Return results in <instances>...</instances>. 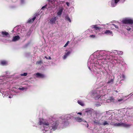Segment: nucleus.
<instances>
[{"mask_svg":"<svg viewBox=\"0 0 133 133\" xmlns=\"http://www.w3.org/2000/svg\"><path fill=\"white\" fill-rule=\"evenodd\" d=\"M114 60L115 61H116V63H120V62H119L118 60H117V59H114Z\"/></svg>","mask_w":133,"mask_h":133,"instance_id":"79ce46f5","label":"nucleus"},{"mask_svg":"<svg viewBox=\"0 0 133 133\" xmlns=\"http://www.w3.org/2000/svg\"><path fill=\"white\" fill-rule=\"evenodd\" d=\"M1 34L2 37L8 38V39L6 40H6L9 39L10 37V35L8 32H7L6 31H2L1 32ZM4 42H5L6 41Z\"/></svg>","mask_w":133,"mask_h":133,"instance_id":"0eeeda50","label":"nucleus"},{"mask_svg":"<svg viewBox=\"0 0 133 133\" xmlns=\"http://www.w3.org/2000/svg\"><path fill=\"white\" fill-rule=\"evenodd\" d=\"M72 117V116L70 115H67L62 116L61 118V119L68 121V119L71 118Z\"/></svg>","mask_w":133,"mask_h":133,"instance_id":"1a4fd4ad","label":"nucleus"},{"mask_svg":"<svg viewBox=\"0 0 133 133\" xmlns=\"http://www.w3.org/2000/svg\"><path fill=\"white\" fill-rule=\"evenodd\" d=\"M27 75V73H24L23 74H21L20 75L21 76H26Z\"/></svg>","mask_w":133,"mask_h":133,"instance_id":"f704fd0d","label":"nucleus"},{"mask_svg":"<svg viewBox=\"0 0 133 133\" xmlns=\"http://www.w3.org/2000/svg\"><path fill=\"white\" fill-rule=\"evenodd\" d=\"M123 52L122 51H118L117 52V53H116V54H119V55H122L123 54Z\"/></svg>","mask_w":133,"mask_h":133,"instance_id":"c85d7f7f","label":"nucleus"},{"mask_svg":"<svg viewBox=\"0 0 133 133\" xmlns=\"http://www.w3.org/2000/svg\"><path fill=\"white\" fill-rule=\"evenodd\" d=\"M77 114H79V115H82V113L81 112H79L77 113Z\"/></svg>","mask_w":133,"mask_h":133,"instance_id":"37998d69","label":"nucleus"},{"mask_svg":"<svg viewBox=\"0 0 133 133\" xmlns=\"http://www.w3.org/2000/svg\"><path fill=\"white\" fill-rule=\"evenodd\" d=\"M66 4L68 6H69L70 5V3L68 2H66Z\"/></svg>","mask_w":133,"mask_h":133,"instance_id":"a19ab883","label":"nucleus"},{"mask_svg":"<svg viewBox=\"0 0 133 133\" xmlns=\"http://www.w3.org/2000/svg\"><path fill=\"white\" fill-rule=\"evenodd\" d=\"M39 15V14H37L35 15L34 16V17L32 18H31L29 19L27 22L29 23H32L35 20L36 18H37V16H38Z\"/></svg>","mask_w":133,"mask_h":133,"instance_id":"2eb2a0df","label":"nucleus"},{"mask_svg":"<svg viewBox=\"0 0 133 133\" xmlns=\"http://www.w3.org/2000/svg\"><path fill=\"white\" fill-rule=\"evenodd\" d=\"M114 125L116 126H119L121 125V124L119 123H116L114 124Z\"/></svg>","mask_w":133,"mask_h":133,"instance_id":"c756f323","label":"nucleus"},{"mask_svg":"<svg viewBox=\"0 0 133 133\" xmlns=\"http://www.w3.org/2000/svg\"><path fill=\"white\" fill-rule=\"evenodd\" d=\"M45 57L46 59H48V58L47 57H46V56H45Z\"/></svg>","mask_w":133,"mask_h":133,"instance_id":"5fc2aeb1","label":"nucleus"},{"mask_svg":"<svg viewBox=\"0 0 133 133\" xmlns=\"http://www.w3.org/2000/svg\"><path fill=\"white\" fill-rule=\"evenodd\" d=\"M75 120L77 122H81L82 121L84 122V120L80 117H76L75 118Z\"/></svg>","mask_w":133,"mask_h":133,"instance_id":"6ab92c4d","label":"nucleus"},{"mask_svg":"<svg viewBox=\"0 0 133 133\" xmlns=\"http://www.w3.org/2000/svg\"><path fill=\"white\" fill-rule=\"evenodd\" d=\"M92 28L95 29L97 31H99L100 29V28L97 26V25H93L92 26Z\"/></svg>","mask_w":133,"mask_h":133,"instance_id":"aec40b11","label":"nucleus"},{"mask_svg":"<svg viewBox=\"0 0 133 133\" xmlns=\"http://www.w3.org/2000/svg\"><path fill=\"white\" fill-rule=\"evenodd\" d=\"M12 96H9V98H12Z\"/></svg>","mask_w":133,"mask_h":133,"instance_id":"8fccbe9b","label":"nucleus"},{"mask_svg":"<svg viewBox=\"0 0 133 133\" xmlns=\"http://www.w3.org/2000/svg\"><path fill=\"white\" fill-rule=\"evenodd\" d=\"M94 123H95V124H99V122L98 121H94Z\"/></svg>","mask_w":133,"mask_h":133,"instance_id":"ea45409f","label":"nucleus"},{"mask_svg":"<svg viewBox=\"0 0 133 133\" xmlns=\"http://www.w3.org/2000/svg\"><path fill=\"white\" fill-rule=\"evenodd\" d=\"M65 18L66 21H69L70 22H71V20L68 16H66Z\"/></svg>","mask_w":133,"mask_h":133,"instance_id":"a878e982","label":"nucleus"},{"mask_svg":"<svg viewBox=\"0 0 133 133\" xmlns=\"http://www.w3.org/2000/svg\"><path fill=\"white\" fill-rule=\"evenodd\" d=\"M17 27H15L14 28V29H13V31L15 32V30H17Z\"/></svg>","mask_w":133,"mask_h":133,"instance_id":"4c0bfd02","label":"nucleus"},{"mask_svg":"<svg viewBox=\"0 0 133 133\" xmlns=\"http://www.w3.org/2000/svg\"><path fill=\"white\" fill-rule=\"evenodd\" d=\"M29 87V86L25 87H20L18 89L20 90H21L22 91H24V90H26L27 89L28 87Z\"/></svg>","mask_w":133,"mask_h":133,"instance_id":"412c9836","label":"nucleus"},{"mask_svg":"<svg viewBox=\"0 0 133 133\" xmlns=\"http://www.w3.org/2000/svg\"><path fill=\"white\" fill-rule=\"evenodd\" d=\"M7 80L8 78L6 76H0V91L4 95V96H7L9 95L8 91H5V90L8 88L10 87Z\"/></svg>","mask_w":133,"mask_h":133,"instance_id":"20e7f679","label":"nucleus"},{"mask_svg":"<svg viewBox=\"0 0 133 133\" xmlns=\"http://www.w3.org/2000/svg\"><path fill=\"white\" fill-rule=\"evenodd\" d=\"M1 63L3 65H5L8 64V62L5 61H1Z\"/></svg>","mask_w":133,"mask_h":133,"instance_id":"393cba45","label":"nucleus"},{"mask_svg":"<svg viewBox=\"0 0 133 133\" xmlns=\"http://www.w3.org/2000/svg\"><path fill=\"white\" fill-rule=\"evenodd\" d=\"M120 58V59H122V58Z\"/></svg>","mask_w":133,"mask_h":133,"instance_id":"6e6d98bb","label":"nucleus"},{"mask_svg":"<svg viewBox=\"0 0 133 133\" xmlns=\"http://www.w3.org/2000/svg\"><path fill=\"white\" fill-rule=\"evenodd\" d=\"M110 53L104 50L97 51L95 52L93 55L90 56L88 61V66L89 69L95 71L94 69H101L104 74L108 73L107 70L103 66L102 64L110 62L108 60L110 59L108 54H110Z\"/></svg>","mask_w":133,"mask_h":133,"instance_id":"f257e3e1","label":"nucleus"},{"mask_svg":"<svg viewBox=\"0 0 133 133\" xmlns=\"http://www.w3.org/2000/svg\"><path fill=\"white\" fill-rule=\"evenodd\" d=\"M20 38V37L18 36H14L12 38V40L11 39H7L6 41L5 42H15L18 41Z\"/></svg>","mask_w":133,"mask_h":133,"instance_id":"423d86ee","label":"nucleus"},{"mask_svg":"<svg viewBox=\"0 0 133 133\" xmlns=\"http://www.w3.org/2000/svg\"><path fill=\"white\" fill-rule=\"evenodd\" d=\"M115 91L116 92V93H117L118 92V91H117V90H116Z\"/></svg>","mask_w":133,"mask_h":133,"instance_id":"864d4df0","label":"nucleus"},{"mask_svg":"<svg viewBox=\"0 0 133 133\" xmlns=\"http://www.w3.org/2000/svg\"><path fill=\"white\" fill-rule=\"evenodd\" d=\"M125 1V0H123V2H124Z\"/></svg>","mask_w":133,"mask_h":133,"instance_id":"13d9d810","label":"nucleus"},{"mask_svg":"<svg viewBox=\"0 0 133 133\" xmlns=\"http://www.w3.org/2000/svg\"><path fill=\"white\" fill-rule=\"evenodd\" d=\"M42 63V61L41 60H40L39 61H37L36 63L37 65H41Z\"/></svg>","mask_w":133,"mask_h":133,"instance_id":"cd10ccee","label":"nucleus"},{"mask_svg":"<svg viewBox=\"0 0 133 133\" xmlns=\"http://www.w3.org/2000/svg\"><path fill=\"white\" fill-rule=\"evenodd\" d=\"M110 123L109 121L107 122V121H105L102 124L103 125H108L109 124V123Z\"/></svg>","mask_w":133,"mask_h":133,"instance_id":"bb28decb","label":"nucleus"},{"mask_svg":"<svg viewBox=\"0 0 133 133\" xmlns=\"http://www.w3.org/2000/svg\"><path fill=\"white\" fill-rule=\"evenodd\" d=\"M125 28L128 31H130L131 29V28H130V27H128L127 26H125Z\"/></svg>","mask_w":133,"mask_h":133,"instance_id":"7c9ffc66","label":"nucleus"},{"mask_svg":"<svg viewBox=\"0 0 133 133\" xmlns=\"http://www.w3.org/2000/svg\"><path fill=\"white\" fill-rule=\"evenodd\" d=\"M112 52L114 53H115V54L116 53H117V52H118V51L117 50H112Z\"/></svg>","mask_w":133,"mask_h":133,"instance_id":"58836bf2","label":"nucleus"},{"mask_svg":"<svg viewBox=\"0 0 133 133\" xmlns=\"http://www.w3.org/2000/svg\"><path fill=\"white\" fill-rule=\"evenodd\" d=\"M20 29H19V30H20Z\"/></svg>","mask_w":133,"mask_h":133,"instance_id":"052dcab7","label":"nucleus"},{"mask_svg":"<svg viewBox=\"0 0 133 133\" xmlns=\"http://www.w3.org/2000/svg\"><path fill=\"white\" fill-rule=\"evenodd\" d=\"M114 83V79H111L109 80L107 82V84H112Z\"/></svg>","mask_w":133,"mask_h":133,"instance_id":"b1692460","label":"nucleus"},{"mask_svg":"<svg viewBox=\"0 0 133 133\" xmlns=\"http://www.w3.org/2000/svg\"><path fill=\"white\" fill-rule=\"evenodd\" d=\"M34 75L36 77L38 78H43L45 77V75L38 72L34 74Z\"/></svg>","mask_w":133,"mask_h":133,"instance_id":"6e6552de","label":"nucleus"},{"mask_svg":"<svg viewBox=\"0 0 133 133\" xmlns=\"http://www.w3.org/2000/svg\"><path fill=\"white\" fill-rule=\"evenodd\" d=\"M98 74H99L98 72H97V73L96 74V76H98Z\"/></svg>","mask_w":133,"mask_h":133,"instance_id":"49530a36","label":"nucleus"},{"mask_svg":"<svg viewBox=\"0 0 133 133\" xmlns=\"http://www.w3.org/2000/svg\"><path fill=\"white\" fill-rule=\"evenodd\" d=\"M120 0H112L111 1V6L112 7L115 6L117 4L118 2Z\"/></svg>","mask_w":133,"mask_h":133,"instance_id":"f8f14e48","label":"nucleus"},{"mask_svg":"<svg viewBox=\"0 0 133 133\" xmlns=\"http://www.w3.org/2000/svg\"><path fill=\"white\" fill-rule=\"evenodd\" d=\"M63 10V7L62 6H59L57 13V15L58 16H61L62 14Z\"/></svg>","mask_w":133,"mask_h":133,"instance_id":"ddd939ff","label":"nucleus"},{"mask_svg":"<svg viewBox=\"0 0 133 133\" xmlns=\"http://www.w3.org/2000/svg\"><path fill=\"white\" fill-rule=\"evenodd\" d=\"M70 53L71 52L70 51H68L66 52H65L63 57V59H66V58L69 55Z\"/></svg>","mask_w":133,"mask_h":133,"instance_id":"f3484780","label":"nucleus"},{"mask_svg":"<svg viewBox=\"0 0 133 133\" xmlns=\"http://www.w3.org/2000/svg\"><path fill=\"white\" fill-rule=\"evenodd\" d=\"M45 6H43V7H42V9H43V8H45Z\"/></svg>","mask_w":133,"mask_h":133,"instance_id":"603ef678","label":"nucleus"},{"mask_svg":"<svg viewBox=\"0 0 133 133\" xmlns=\"http://www.w3.org/2000/svg\"><path fill=\"white\" fill-rule=\"evenodd\" d=\"M52 0H47V1L49 2H51Z\"/></svg>","mask_w":133,"mask_h":133,"instance_id":"de8ad7c7","label":"nucleus"},{"mask_svg":"<svg viewBox=\"0 0 133 133\" xmlns=\"http://www.w3.org/2000/svg\"><path fill=\"white\" fill-rule=\"evenodd\" d=\"M59 122L63 127H66L69 124L68 121L61 119V118L57 120L52 117L46 119L39 118L38 124L40 125V129L43 133H45L48 131L51 133L57 128Z\"/></svg>","mask_w":133,"mask_h":133,"instance_id":"f03ea898","label":"nucleus"},{"mask_svg":"<svg viewBox=\"0 0 133 133\" xmlns=\"http://www.w3.org/2000/svg\"><path fill=\"white\" fill-rule=\"evenodd\" d=\"M120 78L123 81L125 79V76L123 74H120Z\"/></svg>","mask_w":133,"mask_h":133,"instance_id":"4be33fe9","label":"nucleus"},{"mask_svg":"<svg viewBox=\"0 0 133 133\" xmlns=\"http://www.w3.org/2000/svg\"><path fill=\"white\" fill-rule=\"evenodd\" d=\"M47 7H48L49 10L53 9L56 7V5L53 4L51 3H50L46 5Z\"/></svg>","mask_w":133,"mask_h":133,"instance_id":"9b49d317","label":"nucleus"},{"mask_svg":"<svg viewBox=\"0 0 133 133\" xmlns=\"http://www.w3.org/2000/svg\"><path fill=\"white\" fill-rule=\"evenodd\" d=\"M24 1V0H21V3H23Z\"/></svg>","mask_w":133,"mask_h":133,"instance_id":"a18cd8bd","label":"nucleus"},{"mask_svg":"<svg viewBox=\"0 0 133 133\" xmlns=\"http://www.w3.org/2000/svg\"><path fill=\"white\" fill-rule=\"evenodd\" d=\"M123 116L121 114L120 112L117 111L116 112H113L111 116L109 117V119H111L113 117L118 121H120L122 120Z\"/></svg>","mask_w":133,"mask_h":133,"instance_id":"39448f33","label":"nucleus"},{"mask_svg":"<svg viewBox=\"0 0 133 133\" xmlns=\"http://www.w3.org/2000/svg\"><path fill=\"white\" fill-rule=\"evenodd\" d=\"M11 91H10V92H11Z\"/></svg>","mask_w":133,"mask_h":133,"instance_id":"bf43d9fd","label":"nucleus"},{"mask_svg":"<svg viewBox=\"0 0 133 133\" xmlns=\"http://www.w3.org/2000/svg\"><path fill=\"white\" fill-rule=\"evenodd\" d=\"M133 94H132V93H131V94H129V95L130 96H131L133 95Z\"/></svg>","mask_w":133,"mask_h":133,"instance_id":"3c124183","label":"nucleus"},{"mask_svg":"<svg viewBox=\"0 0 133 133\" xmlns=\"http://www.w3.org/2000/svg\"><path fill=\"white\" fill-rule=\"evenodd\" d=\"M95 35H90V37L92 38H94L95 37Z\"/></svg>","mask_w":133,"mask_h":133,"instance_id":"c9c22d12","label":"nucleus"},{"mask_svg":"<svg viewBox=\"0 0 133 133\" xmlns=\"http://www.w3.org/2000/svg\"><path fill=\"white\" fill-rule=\"evenodd\" d=\"M101 88L97 89L95 90L92 91L91 93L93 95L95 99H98L100 103H98L96 104V105L98 107L101 106L102 104H104L106 102L110 103L111 102H114V99L112 96H110L107 99L106 98L107 96L103 95L104 94L102 93L103 92V90H102Z\"/></svg>","mask_w":133,"mask_h":133,"instance_id":"7ed1b4c3","label":"nucleus"},{"mask_svg":"<svg viewBox=\"0 0 133 133\" xmlns=\"http://www.w3.org/2000/svg\"><path fill=\"white\" fill-rule=\"evenodd\" d=\"M53 1L54 2H56L58 3L63 2L62 0H54Z\"/></svg>","mask_w":133,"mask_h":133,"instance_id":"2f4dec72","label":"nucleus"},{"mask_svg":"<svg viewBox=\"0 0 133 133\" xmlns=\"http://www.w3.org/2000/svg\"><path fill=\"white\" fill-rule=\"evenodd\" d=\"M111 26L113 27V26H114L115 28H118V26L116 25H115L114 24H113L111 25Z\"/></svg>","mask_w":133,"mask_h":133,"instance_id":"473e14b6","label":"nucleus"},{"mask_svg":"<svg viewBox=\"0 0 133 133\" xmlns=\"http://www.w3.org/2000/svg\"><path fill=\"white\" fill-rule=\"evenodd\" d=\"M57 19V18L56 17L51 18L50 20V23L51 24H55Z\"/></svg>","mask_w":133,"mask_h":133,"instance_id":"4468645a","label":"nucleus"},{"mask_svg":"<svg viewBox=\"0 0 133 133\" xmlns=\"http://www.w3.org/2000/svg\"><path fill=\"white\" fill-rule=\"evenodd\" d=\"M78 103L82 106H83L84 105V103L83 101L81 100H78L77 101Z\"/></svg>","mask_w":133,"mask_h":133,"instance_id":"5701e85b","label":"nucleus"},{"mask_svg":"<svg viewBox=\"0 0 133 133\" xmlns=\"http://www.w3.org/2000/svg\"><path fill=\"white\" fill-rule=\"evenodd\" d=\"M48 59H51V57H49L48 58Z\"/></svg>","mask_w":133,"mask_h":133,"instance_id":"09e8293b","label":"nucleus"},{"mask_svg":"<svg viewBox=\"0 0 133 133\" xmlns=\"http://www.w3.org/2000/svg\"><path fill=\"white\" fill-rule=\"evenodd\" d=\"M127 97V96H125V97Z\"/></svg>","mask_w":133,"mask_h":133,"instance_id":"4d7b16f0","label":"nucleus"},{"mask_svg":"<svg viewBox=\"0 0 133 133\" xmlns=\"http://www.w3.org/2000/svg\"><path fill=\"white\" fill-rule=\"evenodd\" d=\"M122 81L123 80H122L121 79V80H120V81L119 82V83H120L121 84H122Z\"/></svg>","mask_w":133,"mask_h":133,"instance_id":"c03bdc74","label":"nucleus"},{"mask_svg":"<svg viewBox=\"0 0 133 133\" xmlns=\"http://www.w3.org/2000/svg\"><path fill=\"white\" fill-rule=\"evenodd\" d=\"M104 34L107 35H113L112 32L111 31L109 30H106L105 31L104 33L103 34Z\"/></svg>","mask_w":133,"mask_h":133,"instance_id":"a211bd4d","label":"nucleus"},{"mask_svg":"<svg viewBox=\"0 0 133 133\" xmlns=\"http://www.w3.org/2000/svg\"><path fill=\"white\" fill-rule=\"evenodd\" d=\"M124 98L123 97L119 99H118L116 101H115V99H114V102H116L120 103H122L124 102L125 101V100L124 99Z\"/></svg>","mask_w":133,"mask_h":133,"instance_id":"dca6fc26","label":"nucleus"},{"mask_svg":"<svg viewBox=\"0 0 133 133\" xmlns=\"http://www.w3.org/2000/svg\"><path fill=\"white\" fill-rule=\"evenodd\" d=\"M69 43V41H68L65 44L64 46V47H65Z\"/></svg>","mask_w":133,"mask_h":133,"instance_id":"e433bc0d","label":"nucleus"},{"mask_svg":"<svg viewBox=\"0 0 133 133\" xmlns=\"http://www.w3.org/2000/svg\"><path fill=\"white\" fill-rule=\"evenodd\" d=\"M93 110L91 108H87L84 110L85 112L84 114V115L90 114L92 113Z\"/></svg>","mask_w":133,"mask_h":133,"instance_id":"9d476101","label":"nucleus"},{"mask_svg":"<svg viewBox=\"0 0 133 133\" xmlns=\"http://www.w3.org/2000/svg\"><path fill=\"white\" fill-rule=\"evenodd\" d=\"M84 123L83 124H84V125H86L87 124V127L88 128V127L89 126V125L87 123V122L86 121H84Z\"/></svg>","mask_w":133,"mask_h":133,"instance_id":"72a5a7b5","label":"nucleus"}]
</instances>
